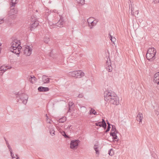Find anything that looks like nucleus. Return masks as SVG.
Masks as SVG:
<instances>
[{
	"label": "nucleus",
	"mask_w": 159,
	"mask_h": 159,
	"mask_svg": "<svg viewBox=\"0 0 159 159\" xmlns=\"http://www.w3.org/2000/svg\"><path fill=\"white\" fill-rule=\"evenodd\" d=\"M71 109L72 108H69V111H68L69 112H71V111H72Z\"/></svg>",
	"instance_id": "obj_51"
},
{
	"label": "nucleus",
	"mask_w": 159,
	"mask_h": 159,
	"mask_svg": "<svg viewBox=\"0 0 159 159\" xmlns=\"http://www.w3.org/2000/svg\"><path fill=\"white\" fill-rule=\"evenodd\" d=\"M36 79V78L35 77V76L33 75V76H30L28 80L31 83L33 84L35 82Z\"/></svg>",
	"instance_id": "obj_18"
},
{
	"label": "nucleus",
	"mask_w": 159,
	"mask_h": 159,
	"mask_svg": "<svg viewBox=\"0 0 159 159\" xmlns=\"http://www.w3.org/2000/svg\"><path fill=\"white\" fill-rule=\"evenodd\" d=\"M64 24V20L62 18L60 17V20L56 24V27H63Z\"/></svg>",
	"instance_id": "obj_9"
},
{
	"label": "nucleus",
	"mask_w": 159,
	"mask_h": 159,
	"mask_svg": "<svg viewBox=\"0 0 159 159\" xmlns=\"http://www.w3.org/2000/svg\"><path fill=\"white\" fill-rule=\"evenodd\" d=\"M32 49L29 46H27L23 50V53L26 56H30L32 53Z\"/></svg>",
	"instance_id": "obj_5"
},
{
	"label": "nucleus",
	"mask_w": 159,
	"mask_h": 159,
	"mask_svg": "<svg viewBox=\"0 0 159 159\" xmlns=\"http://www.w3.org/2000/svg\"><path fill=\"white\" fill-rule=\"evenodd\" d=\"M84 96V95L82 93L80 94L78 96V97L80 98H82Z\"/></svg>",
	"instance_id": "obj_43"
},
{
	"label": "nucleus",
	"mask_w": 159,
	"mask_h": 159,
	"mask_svg": "<svg viewBox=\"0 0 159 159\" xmlns=\"http://www.w3.org/2000/svg\"><path fill=\"white\" fill-rule=\"evenodd\" d=\"M77 2L80 4H84V0H77Z\"/></svg>",
	"instance_id": "obj_36"
},
{
	"label": "nucleus",
	"mask_w": 159,
	"mask_h": 159,
	"mask_svg": "<svg viewBox=\"0 0 159 159\" xmlns=\"http://www.w3.org/2000/svg\"><path fill=\"white\" fill-rule=\"evenodd\" d=\"M8 15L9 16V17L11 18V19H13L16 18V15H15V14H9V13L8 14Z\"/></svg>",
	"instance_id": "obj_35"
},
{
	"label": "nucleus",
	"mask_w": 159,
	"mask_h": 159,
	"mask_svg": "<svg viewBox=\"0 0 159 159\" xmlns=\"http://www.w3.org/2000/svg\"><path fill=\"white\" fill-rule=\"evenodd\" d=\"M74 104L72 102H70L69 103V107L71 108L72 109H73L74 108V106H73Z\"/></svg>",
	"instance_id": "obj_37"
},
{
	"label": "nucleus",
	"mask_w": 159,
	"mask_h": 159,
	"mask_svg": "<svg viewBox=\"0 0 159 159\" xmlns=\"http://www.w3.org/2000/svg\"><path fill=\"white\" fill-rule=\"evenodd\" d=\"M11 18L9 17V16H8L5 19V20L6 21L11 22Z\"/></svg>",
	"instance_id": "obj_39"
},
{
	"label": "nucleus",
	"mask_w": 159,
	"mask_h": 159,
	"mask_svg": "<svg viewBox=\"0 0 159 159\" xmlns=\"http://www.w3.org/2000/svg\"><path fill=\"white\" fill-rule=\"evenodd\" d=\"M99 146L98 145L95 144L94 146V149L96 151V154L99 155V151L98 150Z\"/></svg>",
	"instance_id": "obj_20"
},
{
	"label": "nucleus",
	"mask_w": 159,
	"mask_h": 159,
	"mask_svg": "<svg viewBox=\"0 0 159 159\" xmlns=\"http://www.w3.org/2000/svg\"><path fill=\"white\" fill-rule=\"evenodd\" d=\"M76 78H81L84 75V73L80 70L76 71Z\"/></svg>",
	"instance_id": "obj_12"
},
{
	"label": "nucleus",
	"mask_w": 159,
	"mask_h": 159,
	"mask_svg": "<svg viewBox=\"0 0 159 159\" xmlns=\"http://www.w3.org/2000/svg\"><path fill=\"white\" fill-rule=\"evenodd\" d=\"M52 53H51H51H50V54H49V55H50V56H51V54Z\"/></svg>",
	"instance_id": "obj_56"
},
{
	"label": "nucleus",
	"mask_w": 159,
	"mask_h": 159,
	"mask_svg": "<svg viewBox=\"0 0 159 159\" xmlns=\"http://www.w3.org/2000/svg\"><path fill=\"white\" fill-rule=\"evenodd\" d=\"M15 155H16V157H19V156H18V154H15Z\"/></svg>",
	"instance_id": "obj_52"
},
{
	"label": "nucleus",
	"mask_w": 159,
	"mask_h": 159,
	"mask_svg": "<svg viewBox=\"0 0 159 159\" xmlns=\"http://www.w3.org/2000/svg\"><path fill=\"white\" fill-rule=\"evenodd\" d=\"M109 36V37H110V36H111L110 33H109L108 34Z\"/></svg>",
	"instance_id": "obj_55"
},
{
	"label": "nucleus",
	"mask_w": 159,
	"mask_h": 159,
	"mask_svg": "<svg viewBox=\"0 0 159 159\" xmlns=\"http://www.w3.org/2000/svg\"><path fill=\"white\" fill-rule=\"evenodd\" d=\"M47 127L48 128V129L49 131L55 128L53 125L52 124H50V123L47 124Z\"/></svg>",
	"instance_id": "obj_22"
},
{
	"label": "nucleus",
	"mask_w": 159,
	"mask_h": 159,
	"mask_svg": "<svg viewBox=\"0 0 159 159\" xmlns=\"http://www.w3.org/2000/svg\"><path fill=\"white\" fill-rule=\"evenodd\" d=\"M93 18H89L88 20V22L89 23V26L90 27V29H92L93 28V26L94 25V22H93V21H90V20H91V19H93Z\"/></svg>",
	"instance_id": "obj_15"
},
{
	"label": "nucleus",
	"mask_w": 159,
	"mask_h": 159,
	"mask_svg": "<svg viewBox=\"0 0 159 159\" xmlns=\"http://www.w3.org/2000/svg\"><path fill=\"white\" fill-rule=\"evenodd\" d=\"M61 134L65 138H69V136L66 135V134L65 132L64 131H62V132H61Z\"/></svg>",
	"instance_id": "obj_33"
},
{
	"label": "nucleus",
	"mask_w": 159,
	"mask_h": 159,
	"mask_svg": "<svg viewBox=\"0 0 159 159\" xmlns=\"http://www.w3.org/2000/svg\"><path fill=\"white\" fill-rule=\"evenodd\" d=\"M16 159H20L19 157H16Z\"/></svg>",
	"instance_id": "obj_54"
},
{
	"label": "nucleus",
	"mask_w": 159,
	"mask_h": 159,
	"mask_svg": "<svg viewBox=\"0 0 159 159\" xmlns=\"http://www.w3.org/2000/svg\"><path fill=\"white\" fill-rule=\"evenodd\" d=\"M11 8V9L9 12V14H15L17 13L18 10L16 8H15L14 7H13Z\"/></svg>",
	"instance_id": "obj_11"
},
{
	"label": "nucleus",
	"mask_w": 159,
	"mask_h": 159,
	"mask_svg": "<svg viewBox=\"0 0 159 159\" xmlns=\"http://www.w3.org/2000/svg\"><path fill=\"white\" fill-rule=\"evenodd\" d=\"M105 100L113 105H117L119 104V98L114 92L106 91L104 93Z\"/></svg>",
	"instance_id": "obj_1"
},
{
	"label": "nucleus",
	"mask_w": 159,
	"mask_h": 159,
	"mask_svg": "<svg viewBox=\"0 0 159 159\" xmlns=\"http://www.w3.org/2000/svg\"><path fill=\"white\" fill-rule=\"evenodd\" d=\"M102 123L103 125V128L105 129L107 128V124L105 120L103 119H102V121L100 122Z\"/></svg>",
	"instance_id": "obj_23"
},
{
	"label": "nucleus",
	"mask_w": 159,
	"mask_h": 159,
	"mask_svg": "<svg viewBox=\"0 0 159 159\" xmlns=\"http://www.w3.org/2000/svg\"><path fill=\"white\" fill-rule=\"evenodd\" d=\"M46 117H47L46 121H47V123L48 124H49V123H50V124H51V123L50 122L51 120H50V119L49 120V118H48V117L47 116V114L46 115Z\"/></svg>",
	"instance_id": "obj_40"
},
{
	"label": "nucleus",
	"mask_w": 159,
	"mask_h": 159,
	"mask_svg": "<svg viewBox=\"0 0 159 159\" xmlns=\"http://www.w3.org/2000/svg\"><path fill=\"white\" fill-rule=\"evenodd\" d=\"M80 141L77 140H73L71 141L70 144V147L71 149H75L77 148L79 143Z\"/></svg>",
	"instance_id": "obj_4"
},
{
	"label": "nucleus",
	"mask_w": 159,
	"mask_h": 159,
	"mask_svg": "<svg viewBox=\"0 0 159 159\" xmlns=\"http://www.w3.org/2000/svg\"><path fill=\"white\" fill-rule=\"evenodd\" d=\"M153 82L159 85V72L154 74V76Z\"/></svg>",
	"instance_id": "obj_7"
},
{
	"label": "nucleus",
	"mask_w": 159,
	"mask_h": 159,
	"mask_svg": "<svg viewBox=\"0 0 159 159\" xmlns=\"http://www.w3.org/2000/svg\"><path fill=\"white\" fill-rule=\"evenodd\" d=\"M117 133H114L113 132H110V136H112V139L113 140H115V141H117L118 140V139H117L118 137L116 135V134Z\"/></svg>",
	"instance_id": "obj_16"
},
{
	"label": "nucleus",
	"mask_w": 159,
	"mask_h": 159,
	"mask_svg": "<svg viewBox=\"0 0 159 159\" xmlns=\"http://www.w3.org/2000/svg\"><path fill=\"white\" fill-rule=\"evenodd\" d=\"M55 131L54 130V129H51L49 130V133L52 136H54L55 135Z\"/></svg>",
	"instance_id": "obj_32"
},
{
	"label": "nucleus",
	"mask_w": 159,
	"mask_h": 159,
	"mask_svg": "<svg viewBox=\"0 0 159 159\" xmlns=\"http://www.w3.org/2000/svg\"><path fill=\"white\" fill-rule=\"evenodd\" d=\"M7 68V67L6 66L5 67L4 66H2L0 68V71H3V72H4L7 70V69H6Z\"/></svg>",
	"instance_id": "obj_29"
},
{
	"label": "nucleus",
	"mask_w": 159,
	"mask_h": 159,
	"mask_svg": "<svg viewBox=\"0 0 159 159\" xmlns=\"http://www.w3.org/2000/svg\"><path fill=\"white\" fill-rule=\"evenodd\" d=\"M66 117H63L62 118L58 120V122L59 123H64L66 120Z\"/></svg>",
	"instance_id": "obj_25"
},
{
	"label": "nucleus",
	"mask_w": 159,
	"mask_h": 159,
	"mask_svg": "<svg viewBox=\"0 0 159 159\" xmlns=\"http://www.w3.org/2000/svg\"><path fill=\"white\" fill-rule=\"evenodd\" d=\"M4 139L5 141H6V140H7L6 138L5 137H4Z\"/></svg>",
	"instance_id": "obj_57"
},
{
	"label": "nucleus",
	"mask_w": 159,
	"mask_h": 159,
	"mask_svg": "<svg viewBox=\"0 0 159 159\" xmlns=\"http://www.w3.org/2000/svg\"><path fill=\"white\" fill-rule=\"evenodd\" d=\"M97 112L95 111V110L92 108L91 109V110L89 111V114L90 115L93 114L94 115L96 114Z\"/></svg>",
	"instance_id": "obj_31"
},
{
	"label": "nucleus",
	"mask_w": 159,
	"mask_h": 159,
	"mask_svg": "<svg viewBox=\"0 0 159 159\" xmlns=\"http://www.w3.org/2000/svg\"><path fill=\"white\" fill-rule=\"evenodd\" d=\"M7 147L8 148V149H9V151H10V152L12 151V148L10 145H9L8 146H7Z\"/></svg>",
	"instance_id": "obj_45"
},
{
	"label": "nucleus",
	"mask_w": 159,
	"mask_h": 159,
	"mask_svg": "<svg viewBox=\"0 0 159 159\" xmlns=\"http://www.w3.org/2000/svg\"><path fill=\"white\" fill-rule=\"evenodd\" d=\"M101 122H97L95 123V125L97 126H99L100 127H103V125Z\"/></svg>",
	"instance_id": "obj_38"
},
{
	"label": "nucleus",
	"mask_w": 159,
	"mask_h": 159,
	"mask_svg": "<svg viewBox=\"0 0 159 159\" xmlns=\"http://www.w3.org/2000/svg\"><path fill=\"white\" fill-rule=\"evenodd\" d=\"M49 24L50 25V28L51 29L56 28V24H53L51 22H49Z\"/></svg>",
	"instance_id": "obj_27"
},
{
	"label": "nucleus",
	"mask_w": 159,
	"mask_h": 159,
	"mask_svg": "<svg viewBox=\"0 0 159 159\" xmlns=\"http://www.w3.org/2000/svg\"><path fill=\"white\" fill-rule=\"evenodd\" d=\"M50 41L49 37L46 36L44 39V42L46 43H48V42Z\"/></svg>",
	"instance_id": "obj_30"
},
{
	"label": "nucleus",
	"mask_w": 159,
	"mask_h": 159,
	"mask_svg": "<svg viewBox=\"0 0 159 159\" xmlns=\"http://www.w3.org/2000/svg\"><path fill=\"white\" fill-rule=\"evenodd\" d=\"M107 123L108 125L107 126H111V124L108 121V120H107Z\"/></svg>",
	"instance_id": "obj_47"
},
{
	"label": "nucleus",
	"mask_w": 159,
	"mask_h": 159,
	"mask_svg": "<svg viewBox=\"0 0 159 159\" xmlns=\"http://www.w3.org/2000/svg\"><path fill=\"white\" fill-rule=\"evenodd\" d=\"M33 19V18H32V17H31V19Z\"/></svg>",
	"instance_id": "obj_59"
},
{
	"label": "nucleus",
	"mask_w": 159,
	"mask_h": 159,
	"mask_svg": "<svg viewBox=\"0 0 159 159\" xmlns=\"http://www.w3.org/2000/svg\"><path fill=\"white\" fill-rule=\"evenodd\" d=\"M50 79L46 75L43 76L42 79V82L43 83L42 85H43L45 84L48 83L50 81Z\"/></svg>",
	"instance_id": "obj_8"
},
{
	"label": "nucleus",
	"mask_w": 159,
	"mask_h": 159,
	"mask_svg": "<svg viewBox=\"0 0 159 159\" xmlns=\"http://www.w3.org/2000/svg\"><path fill=\"white\" fill-rule=\"evenodd\" d=\"M109 38L111 42L114 44V42L116 41V38L115 37H112V36H110V37Z\"/></svg>",
	"instance_id": "obj_34"
},
{
	"label": "nucleus",
	"mask_w": 159,
	"mask_h": 159,
	"mask_svg": "<svg viewBox=\"0 0 159 159\" xmlns=\"http://www.w3.org/2000/svg\"><path fill=\"white\" fill-rule=\"evenodd\" d=\"M38 90L39 92H40V87L38 88Z\"/></svg>",
	"instance_id": "obj_53"
},
{
	"label": "nucleus",
	"mask_w": 159,
	"mask_h": 159,
	"mask_svg": "<svg viewBox=\"0 0 159 159\" xmlns=\"http://www.w3.org/2000/svg\"><path fill=\"white\" fill-rule=\"evenodd\" d=\"M13 93L15 95L16 98H19L16 100L17 102L19 101L20 103H23L24 104H26L27 102L28 98V96L23 92V90H21L18 92H14Z\"/></svg>",
	"instance_id": "obj_3"
},
{
	"label": "nucleus",
	"mask_w": 159,
	"mask_h": 159,
	"mask_svg": "<svg viewBox=\"0 0 159 159\" xmlns=\"http://www.w3.org/2000/svg\"><path fill=\"white\" fill-rule=\"evenodd\" d=\"M34 19L33 20L34 22L32 23L31 25V29L30 30H32V29H34V28H36L37 27L39 23L38 22V21L37 20H34Z\"/></svg>",
	"instance_id": "obj_10"
},
{
	"label": "nucleus",
	"mask_w": 159,
	"mask_h": 159,
	"mask_svg": "<svg viewBox=\"0 0 159 159\" xmlns=\"http://www.w3.org/2000/svg\"><path fill=\"white\" fill-rule=\"evenodd\" d=\"M11 44V47L9 48L11 52L15 53L18 57L19 56L20 53L21 52V50L22 49L20 40L14 39Z\"/></svg>",
	"instance_id": "obj_2"
},
{
	"label": "nucleus",
	"mask_w": 159,
	"mask_h": 159,
	"mask_svg": "<svg viewBox=\"0 0 159 159\" xmlns=\"http://www.w3.org/2000/svg\"><path fill=\"white\" fill-rule=\"evenodd\" d=\"M17 2L18 0H11V2H10L11 7H15Z\"/></svg>",
	"instance_id": "obj_19"
},
{
	"label": "nucleus",
	"mask_w": 159,
	"mask_h": 159,
	"mask_svg": "<svg viewBox=\"0 0 159 159\" xmlns=\"http://www.w3.org/2000/svg\"><path fill=\"white\" fill-rule=\"evenodd\" d=\"M4 18L0 19V24L3 23L4 22Z\"/></svg>",
	"instance_id": "obj_44"
},
{
	"label": "nucleus",
	"mask_w": 159,
	"mask_h": 159,
	"mask_svg": "<svg viewBox=\"0 0 159 159\" xmlns=\"http://www.w3.org/2000/svg\"><path fill=\"white\" fill-rule=\"evenodd\" d=\"M146 57L149 61H152L155 59V54H154V53H147Z\"/></svg>",
	"instance_id": "obj_6"
},
{
	"label": "nucleus",
	"mask_w": 159,
	"mask_h": 159,
	"mask_svg": "<svg viewBox=\"0 0 159 159\" xmlns=\"http://www.w3.org/2000/svg\"><path fill=\"white\" fill-rule=\"evenodd\" d=\"M93 22H94V25H95L97 24L98 21L96 20H93Z\"/></svg>",
	"instance_id": "obj_48"
},
{
	"label": "nucleus",
	"mask_w": 159,
	"mask_h": 159,
	"mask_svg": "<svg viewBox=\"0 0 159 159\" xmlns=\"http://www.w3.org/2000/svg\"><path fill=\"white\" fill-rule=\"evenodd\" d=\"M6 143L7 146H8V145H9L8 141L7 140H6Z\"/></svg>",
	"instance_id": "obj_49"
},
{
	"label": "nucleus",
	"mask_w": 159,
	"mask_h": 159,
	"mask_svg": "<svg viewBox=\"0 0 159 159\" xmlns=\"http://www.w3.org/2000/svg\"><path fill=\"white\" fill-rule=\"evenodd\" d=\"M110 128H111V127H110V126H107V129H106V130L105 132L106 133H107L109 131Z\"/></svg>",
	"instance_id": "obj_46"
},
{
	"label": "nucleus",
	"mask_w": 159,
	"mask_h": 159,
	"mask_svg": "<svg viewBox=\"0 0 159 159\" xmlns=\"http://www.w3.org/2000/svg\"><path fill=\"white\" fill-rule=\"evenodd\" d=\"M134 9L132 8L131 9V14L132 15V16L135 15V14L138 15L139 13L138 11L137 10L136 11H135L134 12Z\"/></svg>",
	"instance_id": "obj_26"
},
{
	"label": "nucleus",
	"mask_w": 159,
	"mask_h": 159,
	"mask_svg": "<svg viewBox=\"0 0 159 159\" xmlns=\"http://www.w3.org/2000/svg\"><path fill=\"white\" fill-rule=\"evenodd\" d=\"M138 118H139V122L141 123L142 119L143 118V115L140 112H139L138 113L136 117V120H137L138 121H139V119H138Z\"/></svg>",
	"instance_id": "obj_14"
},
{
	"label": "nucleus",
	"mask_w": 159,
	"mask_h": 159,
	"mask_svg": "<svg viewBox=\"0 0 159 159\" xmlns=\"http://www.w3.org/2000/svg\"><path fill=\"white\" fill-rule=\"evenodd\" d=\"M156 53V49L154 48H149L148 49L147 51V53H154V54H155Z\"/></svg>",
	"instance_id": "obj_17"
},
{
	"label": "nucleus",
	"mask_w": 159,
	"mask_h": 159,
	"mask_svg": "<svg viewBox=\"0 0 159 159\" xmlns=\"http://www.w3.org/2000/svg\"><path fill=\"white\" fill-rule=\"evenodd\" d=\"M111 151L113 152V150L112 149H111L108 151V154L110 156H112L113 154V153H111Z\"/></svg>",
	"instance_id": "obj_42"
},
{
	"label": "nucleus",
	"mask_w": 159,
	"mask_h": 159,
	"mask_svg": "<svg viewBox=\"0 0 159 159\" xmlns=\"http://www.w3.org/2000/svg\"><path fill=\"white\" fill-rule=\"evenodd\" d=\"M10 152L11 154V156L12 157V158L13 159L14 158H15V157H14V154L12 152V151H11Z\"/></svg>",
	"instance_id": "obj_41"
},
{
	"label": "nucleus",
	"mask_w": 159,
	"mask_h": 159,
	"mask_svg": "<svg viewBox=\"0 0 159 159\" xmlns=\"http://www.w3.org/2000/svg\"><path fill=\"white\" fill-rule=\"evenodd\" d=\"M76 71L70 72L69 75L72 77H76Z\"/></svg>",
	"instance_id": "obj_28"
},
{
	"label": "nucleus",
	"mask_w": 159,
	"mask_h": 159,
	"mask_svg": "<svg viewBox=\"0 0 159 159\" xmlns=\"http://www.w3.org/2000/svg\"><path fill=\"white\" fill-rule=\"evenodd\" d=\"M93 21V19H91V20H90V21Z\"/></svg>",
	"instance_id": "obj_58"
},
{
	"label": "nucleus",
	"mask_w": 159,
	"mask_h": 159,
	"mask_svg": "<svg viewBox=\"0 0 159 159\" xmlns=\"http://www.w3.org/2000/svg\"><path fill=\"white\" fill-rule=\"evenodd\" d=\"M107 66L106 67L107 70L109 72H111L112 70V68L111 66V63L110 62L107 61Z\"/></svg>",
	"instance_id": "obj_13"
},
{
	"label": "nucleus",
	"mask_w": 159,
	"mask_h": 159,
	"mask_svg": "<svg viewBox=\"0 0 159 159\" xmlns=\"http://www.w3.org/2000/svg\"><path fill=\"white\" fill-rule=\"evenodd\" d=\"M71 127V125L68 126L67 128L66 129H70V127Z\"/></svg>",
	"instance_id": "obj_50"
},
{
	"label": "nucleus",
	"mask_w": 159,
	"mask_h": 159,
	"mask_svg": "<svg viewBox=\"0 0 159 159\" xmlns=\"http://www.w3.org/2000/svg\"><path fill=\"white\" fill-rule=\"evenodd\" d=\"M118 133V131L116 130L115 126L114 125H112V128L111 132Z\"/></svg>",
	"instance_id": "obj_24"
},
{
	"label": "nucleus",
	"mask_w": 159,
	"mask_h": 159,
	"mask_svg": "<svg viewBox=\"0 0 159 159\" xmlns=\"http://www.w3.org/2000/svg\"><path fill=\"white\" fill-rule=\"evenodd\" d=\"M49 89L48 87L40 86V92H47L49 91Z\"/></svg>",
	"instance_id": "obj_21"
}]
</instances>
